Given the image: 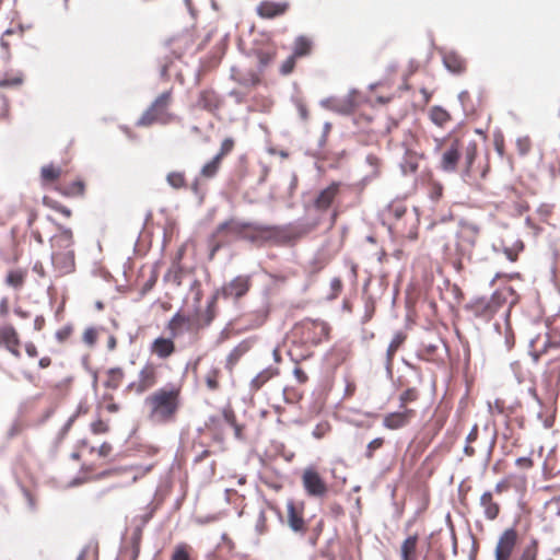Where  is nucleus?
I'll return each mask as SVG.
<instances>
[{
  "label": "nucleus",
  "mask_w": 560,
  "mask_h": 560,
  "mask_svg": "<svg viewBox=\"0 0 560 560\" xmlns=\"http://www.w3.org/2000/svg\"><path fill=\"white\" fill-rule=\"evenodd\" d=\"M148 407V419L155 424H166L174 421L182 405L180 387L166 385L156 388L144 398Z\"/></svg>",
  "instance_id": "1"
},
{
  "label": "nucleus",
  "mask_w": 560,
  "mask_h": 560,
  "mask_svg": "<svg viewBox=\"0 0 560 560\" xmlns=\"http://www.w3.org/2000/svg\"><path fill=\"white\" fill-rule=\"evenodd\" d=\"M310 230L311 228H306V225H269L257 222H247V229L244 231L243 240L252 243L266 241L289 243L307 234Z\"/></svg>",
  "instance_id": "2"
},
{
  "label": "nucleus",
  "mask_w": 560,
  "mask_h": 560,
  "mask_svg": "<svg viewBox=\"0 0 560 560\" xmlns=\"http://www.w3.org/2000/svg\"><path fill=\"white\" fill-rule=\"evenodd\" d=\"M171 100V92L161 93L159 97L154 100L153 104L139 117L137 126L149 127L154 122L165 126V124L174 120L175 116L170 112Z\"/></svg>",
  "instance_id": "3"
},
{
  "label": "nucleus",
  "mask_w": 560,
  "mask_h": 560,
  "mask_svg": "<svg viewBox=\"0 0 560 560\" xmlns=\"http://www.w3.org/2000/svg\"><path fill=\"white\" fill-rule=\"evenodd\" d=\"M480 228L478 224L468 222V220H459L458 230L456 231V249L459 256L470 258L474 247L478 241Z\"/></svg>",
  "instance_id": "4"
},
{
  "label": "nucleus",
  "mask_w": 560,
  "mask_h": 560,
  "mask_svg": "<svg viewBox=\"0 0 560 560\" xmlns=\"http://www.w3.org/2000/svg\"><path fill=\"white\" fill-rule=\"evenodd\" d=\"M542 351L549 358L545 374L560 376V336L547 338L542 345Z\"/></svg>",
  "instance_id": "5"
},
{
  "label": "nucleus",
  "mask_w": 560,
  "mask_h": 560,
  "mask_svg": "<svg viewBox=\"0 0 560 560\" xmlns=\"http://www.w3.org/2000/svg\"><path fill=\"white\" fill-rule=\"evenodd\" d=\"M302 482L305 491L312 497H324L327 493V486L314 468H305L302 475Z\"/></svg>",
  "instance_id": "6"
},
{
  "label": "nucleus",
  "mask_w": 560,
  "mask_h": 560,
  "mask_svg": "<svg viewBox=\"0 0 560 560\" xmlns=\"http://www.w3.org/2000/svg\"><path fill=\"white\" fill-rule=\"evenodd\" d=\"M517 544V532L514 528H506L500 537L495 548V560H510L513 549Z\"/></svg>",
  "instance_id": "7"
},
{
  "label": "nucleus",
  "mask_w": 560,
  "mask_h": 560,
  "mask_svg": "<svg viewBox=\"0 0 560 560\" xmlns=\"http://www.w3.org/2000/svg\"><path fill=\"white\" fill-rule=\"evenodd\" d=\"M51 261L57 276H65L75 270L74 250H52Z\"/></svg>",
  "instance_id": "8"
},
{
  "label": "nucleus",
  "mask_w": 560,
  "mask_h": 560,
  "mask_svg": "<svg viewBox=\"0 0 560 560\" xmlns=\"http://www.w3.org/2000/svg\"><path fill=\"white\" fill-rule=\"evenodd\" d=\"M250 288V278L245 275H238V277L230 280L229 283L224 284L220 291V294L224 299L238 300L241 296L246 294Z\"/></svg>",
  "instance_id": "9"
},
{
  "label": "nucleus",
  "mask_w": 560,
  "mask_h": 560,
  "mask_svg": "<svg viewBox=\"0 0 560 560\" xmlns=\"http://www.w3.org/2000/svg\"><path fill=\"white\" fill-rule=\"evenodd\" d=\"M158 382V371L153 364H145L142 370L139 371V381L131 382L128 388L136 393H144L155 385Z\"/></svg>",
  "instance_id": "10"
},
{
  "label": "nucleus",
  "mask_w": 560,
  "mask_h": 560,
  "mask_svg": "<svg viewBox=\"0 0 560 560\" xmlns=\"http://www.w3.org/2000/svg\"><path fill=\"white\" fill-rule=\"evenodd\" d=\"M416 410L410 408H400L397 412L386 413L383 418V425L388 430H399L409 424L412 417L416 416Z\"/></svg>",
  "instance_id": "11"
},
{
  "label": "nucleus",
  "mask_w": 560,
  "mask_h": 560,
  "mask_svg": "<svg viewBox=\"0 0 560 560\" xmlns=\"http://www.w3.org/2000/svg\"><path fill=\"white\" fill-rule=\"evenodd\" d=\"M463 142L460 139H454L442 155L441 168L445 172L456 171V166L462 155Z\"/></svg>",
  "instance_id": "12"
},
{
  "label": "nucleus",
  "mask_w": 560,
  "mask_h": 560,
  "mask_svg": "<svg viewBox=\"0 0 560 560\" xmlns=\"http://www.w3.org/2000/svg\"><path fill=\"white\" fill-rule=\"evenodd\" d=\"M494 313L500 310L502 306H508L506 314H509L511 307L515 305L518 301V295L514 291L512 287H504L499 290H495V292L491 295Z\"/></svg>",
  "instance_id": "13"
},
{
  "label": "nucleus",
  "mask_w": 560,
  "mask_h": 560,
  "mask_svg": "<svg viewBox=\"0 0 560 560\" xmlns=\"http://www.w3.org/2000/svg\"><path fill=\"white\" fill-rule=\"evenodd\" d=\"M469 311L477 316L481 317L485 320H488V318H491L493 314H495L491 295L490 298H477L468 304Z\"/></svg>",
  "instance_id": "14"
},
{
  "label": "nucleus",
  "mask_w": 560,
  "mask_h": 560,
  "mask_svg": "<svg viewBox=\"0 0 560 560\" xmlns=\"http://www.w3.org/2000/svg\"><path fill=\"white\" fill-rule=\"evenodd\" d=\"M288 512V524L295 533L304 534L306 530L305 518L302 516V512L296 508L294 501L290 500L287 502Z\"/></svg>",
  "instance_id": "15"
},
{
  "label": "nucleus",
  "mask_w": 560,
  "mask_h": 560,
  "mask_svg": "<svg viewBox=\"0 0 560 560\" xmlns=\"http://www.w3.org/2000/svg\"><path fill=\"white\" fill-rule=\"evenodd\" d=\"M339 192V184H331L319 191L314 201V206L318 210H326L331 207Z\"/></svg>",
  "instance_id": "16"
},
{
  "label": "nucleus",
  "mask_w": 560,
  "mask_h": 560,
  "mask_svg": "<svg viewBox=\"0 0 560 560\" xmlns=\"http://www.w3.org/2000/svg\"><path fill=\"white\" fill-rule=\"evenodd\" d=\"M52 250H73V235L70 229L60 228L59 232L51 237Z\"/></svg>",
  "instance_id": "17"
},
{
  "label": "nucleus",
  "mask_w": 560,
  "mask_h": 560,
  "mask_svg": "<svg viewBox=\"0 0 560 560\" xmlns=\"http://www.w3.org/2000/svg\"><path fill=\"white\" fill-rule=\"evenodd\" d=\"M288 8L287 2H271V1H262L257 7V13L261 18L272 19L276 15L283 14Z\"/></svg>",
  "instance_id": "18"
},
{
  "label": "nucleus",
  "mask_w": 560,
  "mask_h": 560,
  "mask_svg": "<svg viewBox=\"0 0 560 560\" xmlns=\"http://www.w3.org/2000/svg\"><path fill=\"white\" fill-rule=\"evenodd\" d=\"M247 229V222H240V220L231 219L218 225L215 234H222L225 232L226 234L234 235L244 240V231Z\"/></svg>",
  "instance_id": "19"
},
{
  "label": "nucleus",
  "mask_w": 560,
  "mask_h": 560,
  "mask_svg": "<svg viewBox=\"0 0 560 560\" xmlns=\"http://www.w3.org/2000/svg\"><path fill=\"white\" fill-rule=\"evenodd\" d=\"M480 506L483 508L485 517L495 520L500 514V506L493 500L491 491H485L480 497Z\"/></svg>",
  "instance_id": "20"
},
{
  "label": "nucleus",
  "mask_w": 560,
  "mask_h": 560,
  "mask_svg": "<svg viewBox=\"0 0 560 560\" xmlns=\"http://www.w3.org/2000/svg\"><path fill=\"white\" fill-rule=\"evenodd\" d=\"M445 68L453 73L465 71V59L456 51H447L443 55Z\"/></svg>",
  "instance_id": "21"
},
{
  "label": "nucleus",
  "mask_w": 560,
  "mask_h": 560,
  "mask_svg": "<svg viewBox=\"0 0 560 560\" xmlns=\"http://www.w3.org/2000/svg\"><path fill=\"white\" fill-rule=\"evenodd\" d=\"M152 352L161 359L174 353V343L170 338H156L152 343Z\"/></svg>",
  "instance_id": "22"
},
{
  "label": "nucleus",
  "mask_w": 560,
  "mask_h": 560,
  "mask_svg": "<svg viewBox=\"0 0 560 560\" xmlns=\"http://www.w3.org/2000/svg\"><path fill=\"white\" fill-rule=\"evenodd\" d=\"M404 339H405L404 334L397 332L394 335L393 339L390 340V342L388 345V348L386 350V361H385V366L388 372H390V370H392L393 358H394L395 353L397 352V350L399 349V347L401 346V343H404Z\"/></svg>",
  "instance_id": "23"
},
{
  "label": "nucleus",
  "mask_w": 560,
  "mask_h": 560,
  "mask_svg": "<svg viewBox=\"0 0 560 560\" xmlns=\"http://www.w3.org/2000/svg\"><path fill=\"white\" fill-rule=\"evenodd\" d=\"M279 371L276 366H267L265 370L260 371L256 376L253 377L250 382V387L254 389H259L266 382L270 381L271 377L278 375Z\"/></svg>",
  "instance_id": "24"
},
{
  "label": "nucleus",
  "mask_w": 560,
  "mask_h": 560,
  "mask_svg": "<svg viewBox=\"0 0 560 560\" xmlns=\"http://www.w3.org/2000/svg\"><path fill=\"white\" fill-rule=\"evenodd\" d=\"M417 536L405 539L400 548L401 560H417Z\"/></svg>",
  "instance_id": "25"
},
{
  "label": "nucleus",
  "mask_w": 560,
  "mask_h": 560,
  "mask_svg": "<svg viewBox=\"0 0 560 560\" xmlns=\"http://www.w3.org/2000/svg\"><path fill=\"white\" fill-rule=\"evenodd\" d=\"M463 152H464V160H465L464 173L468 175L470 170H471L472 163H474V161H475V159L477 156V153H478V144H477V142L470 141L467 144L463 143L462 153Z\"/></svg>",
  "instance_id": "26"
},
{
  "label": "nucleus",
  "mask_w": 560,
  "mask_h": 560,
  "mask_svg": "<svg viewBox=\"0 0 560 560\" xmlns=\"http://www.w3.org/2000/svg\"><path fill=\"white\" fill-rule=\"evenodd\" d=\"M524 248V245L521 241H517L513 246H502L501 249L500 247L493 245V250L495 253H503L505 255V257L508 258L509 261L511 262H514V261H517V257L521 253V250H523Z\"/></svg>",
  "instance_id": "27"
},
{
  "label": "nucleus",
  "mask_w": 560,
  "mask_h": 560,
  "mask_svg": "<svg viewBox=\"0 0 560 560\" xmlns=\"http://www.w3.org/2000/svg\"><path fill=\"white\" fill-rule=\"evenodd\" d=\"M3 343L5 348L10 345L19 346V336L14 327L4 326L0 328V345Z\"/></svg>",
  "instance_id": "28"
},
{
  "label": "nucleus",
  "mask_w": 560,
  "mask_h": 560,
  "mask_svg": "<svg viewBox=\"0 0 560 560\" xmlns=\"http://www.w3.org/2000/svg\"><path fill=\"white\" fill-rule=\"evenodd\" d=\"M320 105L327 107L328 109H332L339 113H348L351 110L352 103L350 100H345L341 103H338L335 98H325L322 100Z\"/></svg>",
  "instance_id": "29"
},
{
  "label": "nucleus",
  "mask_w": 560,
  "mask_h": 560,
  "mask_svg": "<svg viewBox=\"0 0 560 560\" xmlns=\"http://www.w3.org/2000/svg\"><path fill=\"white\" fill-rule=\"evenodd\" d=\"M25 280V272L21 269H13L5 277V283L13 289H21Z\"/></svg>",
  "instance_id": "30"
},
{
  "label": "nucleus",
  "mask_w": 560,
  "mask_h": 560,
  "mask_svg": "<svg viewBox=\"0 0 560 560\" xmlns=\"http://www.w3.org/2000/svg\"><path fill=\"white\" fill-rule=\"evenodd\" d=\"M21 84H23L22 72L5 73L4 78L0 79V89L19 88Z\"/></svg>",
  "instance_id": "31"
},
{
  "label": "nucleus",
  "mask_w": 560,
  "mask_h": 560,
  "mask_svg": "<svg viewBox=\"0 0 560 560\" xmlns=\"http://www.w3.org/2000/svg\"><path fill=\"white\" fill-rule=\"evenodd\" d=\"M220 165V158L219 155L215 154L214 158H212L208 163H206L201 167L200 175L207 178L214 177L219 171Z\"/></svg>",
  "instance_id": "32"
},
{
  "label": "nucleus",
  "mask_w": 560,
  "mask_h": 560,
  "mask_svg": "<svg viewBox=\"0 0 560 560\" xmlns=\"http://www.w3.org/2000/svg\"><path fill=\"white\" fill-rule=\"evenodd\" d=\"M431 120L440 127H443L447 120H450L451 116L446 109H443L442 106H434L430 112Z\"/></svg>",
  "instance_id": "33"
},
{
  "label": "nucleus",
  "mask_w": 560,
  "mask_h": 560,
  "mask_svg": "<svg viewBox=\"0 0 560 560\" xmlns=\"http://www.w3.org/2000/svg\"><path fill=\"white\" fill-rule=\"evenodd\" d=\"M311 46H312V42L308 38L302 37V35L300 37H298L294 43V50H293L295 58L306 56V54H308L311 50Z\"/></svg>",
  "instance_id": "34"
},
{
  "label": "nucleus",
  "mask_w": 560,
  "mask_h": 560,
  "mask_svg": "<svg viewBox=\"0 0 560 560\" xmlns=\"http://www.w3.org/2000/svg\"><path fill=\"white\" fill-rule=\"evenodd\" d=\"M538 556V540L532 539L528 545L524 547L522 555L517 560H536Z\"/></svg>",
  "instance_id": "35"
},
{
  "label": "nucleus",
  "mask_w": 560,
  "mask_h": 560,
  "mask_svg": "<svg viewBox=\"0 0 560 560\" xmlns=\"http://www.w3.org/2000/svg\"><path fill=\"white\" fill-rule=\"evenodd\" d=\"M419 397V393L417 388L409 387L405 392H402L399 396V407L407 408V404L412 402V400H417Z\"/></svg>",
  "instance_id": "36"
},
{
  "label": "nucleus",
  "mask_w": 560,
  "mask_h": 560,
  "mask_svg": "<svg viewBox=\"0 0 560 560\" xmlns=\"http://www.w3.org/2000/svg\"><path fill=\"white\" fill-rule=\"evenodd\" d=\"M189 320L187 317L180 315V313H175L168 322V327L173 335H177L182 328L183 324H187Z\"/></svg>",
  "instance_id": "37"
},
{
  "label": "nucleus",
  "mask_w": 560,
  "mask_h": 560,
  "mask_svg": "<svg viewBox=\"0 0 560 560\" xmlns=\"http://www.w3.org/2000/svg\"><path fill=\"white\" fill-rule=\"evenodd\" d=\"M109 377L105 383L106 387L117 388L124 376L121 369H110L108 371Z\"/></svg>",
  "instance_id": "38"
},
{
  "label": "nucleus",
  "mask_w": 560,
  "mask_h": 560,
  "mask_svg": "<svg viewBox=\"0 0 560 560\" xmlns=\"http://www.w3.org/2000/svg\"><path fill=\"white\" fill-rule=\"evenodd\" d=\"M247 346L243 343L234 348L228 355V365H235L237 361L242 358V355L247 352Z\"/></svg>",
  "instance_id": "39"
},
{
  "label": "nucleus",
  "mask_w": 560,
  "mask_h": 560,
  "mask_svg": "<svg viewBox=\"0 0 560 560\" xmlns=\"http://www.w3.org/2000/svg\"><path fill=\"white\" fill-rule=\"evenodd\" d=\"M61 174V170L60 168H56V166L49 164V165H44L42 167V177L44 178V180H48V182H54L56 180V178H58Z\"/></svg>",
  "instance_id": "40"
},
{
  "label": "nucleus",
  "mask_w": 560,
  "mask_h": 560,
  "mask_svg": "<svg viewBox=\"0 0 560 560\" xmlns=\"http://www.w3.org/2000/svg\"><path fill=\"white\" fill-rule=\"evenodd\" d=\"M167 184L174 188L185 186V176L183 173H170L166 176Z\"/></svg>",
  "instance_id": "41"
},
{
  "label": "nucleus",
  "mask_w": 560,
  "mask_h": 560,
  "mask_svg": "<svg viewBox=\"0 0 560 560\" xmlns=\"http://www.w3.org/2000/svg\"><path fill=\"white\" fill-rule=\"evenodd\" d=\"M417 167V155L407 154L404 163H401L404 174H408V172H416Z\"/></svg>",
  "instance_id": "42"
},
{
  "label": "nucleus",
  "mask_w": 560,
  "mask_h": 560,
  "mask_svg": "<svg viewBox=\"0 0 560 560\" xmlns=\"http://www.w3.org/2000/svg\"><path fill=\"white\" fill-rule=\"evenodd\" d=\"M234 143H235L234 139H232V138H225L224 141L221 142V149H220L219 153H217V155H219V158H220V163H222L224 155H226L228 153H231V151L234 148Z\"/></svg>",
  "instance_id": "43"
},
{
  "label": "nucleus",
  "mask_w": 560,
  "mask_h": 560,
  "mask_svg": "<svg viewBox=\"0 0 560 560\" xmlns=\"http://www.w3.org/2000/svg\"><path fill=\"white\" fill-rule=\"evenodd\" d=\"M532 142L529 137H520L516 139V148L518 150V153L522 155H525L529 153Z\"/></svg>",
  "instance_id": "44"
},
{
  "label": "nucleus",
  "mask_w": 560,
  "mask_h": 560,
  "mask_svg": "<svg viewBox=\"0 0 560 560\" xmlns=\"http://www.w3.org/2000/svg\"><path fill=\"white\" fill-rule=\"evenodd\" d=\"M257 534H266L267 532V524H266V512L264 510H259L256 518V525H255Z\"/></svg>",
  "instance_id": "45"
},
{
  "label": "nucleus",
  "mask_w": 560,
  "mask_h": 560,
  "mask_svg": "<svg viewBox=\"0 0 560 560\" xmlns=\"http://www.w3.org/2000/svg\"><path fill=\"white\" fill-rule=\"evenodd\" d=\"M218 375H219V371L218 370H210V371L207 372V374H206V383H207V387L208 388H210V389H218V387H219Z\"/></svg>",
  "instance_id": "46"
},
{
  "label": "nucleus",
  "mask_w": 560,
  "mask_h": 560,
  "mask_svg": "<svg viewBox=\"0 0 560 560\" xmlns=\"http://www.w3.org/2000/svg\"><path fill=\"white\" fill-rule=\"evenodd\" d=\"M257 57H258V61H259V68L264 69L267 67V65H269V62L272 61V59L275 57V52L260 50L257 52Z\"/></svg>",
  "instance_id": "47"
},
{
  "label": "nucleus",
  "mask_w": 560,
  "mask_h": 560,
  "mask_svg": "<svg viewBox=\"0 0 560 560\" xmlns=\"http://www.w3.org/2000/svg\"><path fill=\"white\" fill-rule=\"evenodd\" d=\"M384 443L383 438H374L371 442H369L368 447L365 450V457L372 458L375 450L382 447Z\"/></svg>",
  "instance_id": "48"
},
{
  "label": "nucleus",
  "mask_w": 560,
  "mask_h": 560,
  "mask_svg": "<svg viewBox=\"0 0 560 560\" xmlns=\"http://www.w3.org/2000/svg\"><path fill=\"white\" fill-rule=\"evenodd\" d=\"M97 340V330L94 327H88L83 332V341L89 346H93Z\"/></svg>",
  "instance_id": "49"
},
{
  "label": "nucleus",
  "mask_w": 560,
  "mask_h": 560,
  "mask_svg": "<svg viewBox=\"0 0 560 560\" xmlns=\"http://www.w3.org/2000/svg\"><path fill=\"white\" fill-rule=\"evenodd\" d=\"M295 62H296V57L293 52L290 57L287 58L285 61L282 62L281 68H280L281 73L282 74L291 73L295 67Z\"/></svg>",
  "instance_id": "50"
},
{
  "label": "nucleus",
  "mask_w": 560,
  "mask_h": 560,
  "mask_svg": "<svg viewBox=\"0 0 560 560\" xmlns=\"http://www.w3.org/2000/svg\"><path fill=\"white\" fill-rule=\"evenodd\" d=\"M91 429L94 434H104L109 430V427L102 419H97L92 423Z\"/></svg>",
  "instance_id": "51"
},
{
  "label": "nucleus",
  "mask_w": 560,
  "mask_h": 560,
  "mask_svg": "<svg viewBox=\"0 0 560 560\" xmlns=\"http://www.w3.org/2000/svg\"><path fill=\"white\" fill-rule=\"evenodd\" d=\"M329 430H330V424H328L326 422L318 423L315 425V428L313 430V436H315L316 439H320V438L325 436V434H327Z\"/></svg>",
  "instance_id": "52"
},
{
  "label": "nucleus",
  "mask_w": 560,
  "mask_h": 560,
  "mask_svg": "<svg viewBox=\"0 0 560 560\" xmlns=\"http://www.w3.org/2000/svg\"><path fill=\"white\" fill-rule=\"evenodd\" d=\"M311 324L313 325V327L318 328V330L320 331V335L323 337H327L328 336L329 327L327 326V324L325 322L312 320Z\"/></svg>",
  "instance_id": "53"
},
{
  "label": "nucleus",
  "mask_w": 560,
  "mask_h": 560,
  "mask_svg": "<svg viewBox=\"0 0 560 560\" xmlns=\"http://www.w3.org/2000/svg\"><path fill=\"white\" fill-rule=\"evenodd\" d=\"M222 415L228 424L235 425V413L231 409H223Z\"/></svg>",
  "instance_id": "54"
},
{
  "label": "nucleus",
  "mask_w": 560,
  "mask_h": 560,
  "mask_svg": "<svg viewBox=\"0 0 560 560\" xmlns=\"http://www.w3.org/2000/svg\"><path fill=\"white\" fill-rule=\"evenodd\" d=\"M533 460L529 457H518L516 458V466L521 468H530L533 467Z\"/></svg>",
  "instance_id": "55"
},
{
  "label": "nucleus",
  "mask_w": 560,
  "mask_h": 560,
  "mask_svg": "<svg viewBox=\"0 0 560 560\" xmlns=\"http://www.w3.org/2000/svg\"><path fill=\"white\" fill-rule=\"evenodd\" d=\"M296 108L300 112V117L303 120H307V118H308V109L306 108V106L303 103H301V101L296 102Z\"/></svg>",
  "instance_id": "56"
},
{
  "label": "nucleus",
  "mask_w": 560,
  "mask_h": 560,
  "mask_svg": "<svg viewBox=\"0 0 560 560\" xmlns=\"http://www.w3.org/2000/svg\"><path fill=\"white\" fill-rule=\"evenodd\" d=\"M477 439H478V424H475L471 427V429L466 438V441L468 443H470V442L477 441Z\"/></svg>",
  "instance_id": "57"
},
{
  "label": "nucleus",
  "mask_w": 560,
  "mask_h": 560,
  "mask_svg": "<svg viewBox=\"0 0 560 560\" xmlns=\"http://www.w3.org/2000/svg\"><path fill=\"white\" fill-rule=\"evenodd\" d=\"M529 354H530V358L533 360V362L535 364H537V362L539 361V359L541 358V355L546 354L545 352H542V347L540 349H534V350H530L529 351Z\"/></svg>",
  "instance_id": "58"
},
{
  "label": "nucleus",
  "mask_w": 560,
  "mask_h": 560,
  "mask_svg": "<svg viewBox=\"0 0 560 560\" xmlns=\"http://www.w3.org/2000/svg\"><path fill=\"white\" fill-rule=\"evenodd\" d=\"M78 413H74L70 416L68 421L65 423V425L61 429V434H67L69 430H71L72 423L75 421Z\"/></svg>",
  "instance_id": "59"
},
{
  "label": "nucleus",
  "mask_w": 560,
  "mask_h": 560,
  "mask_svg": "<svg viewBox=\"0 0 560 560\" xmlns=\"http://www.w3.org/2000/svg\"><path fill=\"white\" fill-rule=\"evenodd\" d=\"M110 450H112L110 444H107V442H104V443L100 446V448H98V455H100L101 457H106V456H108V454H109Z\"/></svg>",
  "instance_id": "60"
},
{
  "label": "nucleus",
  "mask_w": 560,
  "mask_h": 560,
  "mask_svg": "<svg viewBox=\"0 0 560 560\" xmlns=\"http://www.w3.org/2000/svg\"><path fill=\"white\" fill-rule=\"evenodd\" d=\"M8 313H9L8 299H2V300H0V315L7 316Z\"/></svg>",
  "instance_id": "61"
},
{
  "label": "nucleus",
  "mask_w": 560,
  "mask_h": 560,
  "mask_svg": "<svg viewBox=\"0 0 560 560\" xmlns=\"http://www.w3.org/2000/svg\"><path fill=\"white\" fill-rule=\"evenodd\" d=\"M25 350H26V354L31 355V357H36L37 355V349H36V345L32 343V342H28L25 345Z\"/></svg>",
  "instance_id": "62"
},
{
  "label": "nucleus",
  "mask_w": 560,
  "mask_h": 560,
  "mask_svg": "<svg viewBox=\"0 0 560 560\" xmlns=\"http://www.w3.org/2000/svg\"><path fill=\"white\" fill-rule=\"evenodd\" d=\"M294 375H295V377L298 378V381H299L300 383H304V382H306V381H307V375H306V373H305L303 370H301V369H295V370H294Z\"/></svg>",
  "instance_id": "63"
},
{
  "label": "nucleus",
  "mask_w": 560,
  "mask_h": 560,
  "mask_svg": "<svg viewBox=\"0 0 560 560\" xmlns=\"http://www.w3.org/2000/svg\"><path fill=\"white\" fill-rule=\"evenodd\" d=\"M45 325V317L44 316H36L34 319V327L39 331V329L43 328Z\"/></svg>",
  "instance_id": "64"
}]
</instances>
